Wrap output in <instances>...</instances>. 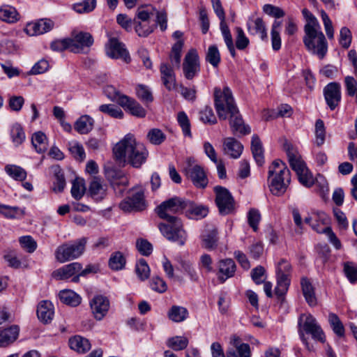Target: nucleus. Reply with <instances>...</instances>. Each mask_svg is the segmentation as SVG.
Wrapping results in <instances>:
<instances>
[{
    "label": "nucleus",
    "instance_id": "1",
    "mask_svg": "<svg viewBox=\"0 0 357 357\" xmlns=\"http://www.w3.org/2000/svg\"><path fill=\"white\" fill-rule=\"evenodd\" d=\"M115 160L119 163L128 164L134 168H139L144 164L149 156L146 146L137 142L131 134H128L116 144L113 148Z\"/></svg>",
    "mask_w": 357,
    "mask_h": 357
},
{
    "label": "nucleus",
    "instance_id": "2",
    "mask_svg": "<svg viewBox=\"0 0 357 357\" xmlns=\"http://www.w3.org/2000/svg\"><path fill=\"white\" fill-rule=\"evenodd\" d=\"M291 183V172L282 160H275L268 167V185L273 195L285 193Z\"/></svg>",
    "mask_w": 357,
    "mask_h": 357
},
{
    "label": "nucleus",
    "instance_id": "3",
    "mask_svg": "<svg viewBox=\"0 0 357 357\" xmlns=\"http://www.w3.org/2000/svg\"><path fill=\"white\" fill-rule=\"evenodd\" d=\"M298 328L300 338L307 350L310 351L312 348L305 336L304 332L310 334L313 340L322 343L325 342L326 336L324 332L318 324L316 318L311 314H301L299 316Z\"/></svg>",
    "mask_w": 357,
    "mask_h": 357
},
{
    "label": "nucleus",
    "instance_id": "4",
    "mask_svg": "<svg viewBox=\"0 0 357 357\" xmlns=\"http://www.w3.org/2000/svg\"><path fill=\"white\" fill-rule=\"evenodd\" d=\"M214 103L218 116L222 120H226L230 113L238 109L228 86L222 90L218 87L214 89Z\"/></svg>",
    "mask_w": 357,
    "mask_h": 357
},
{
    "label": "nucleus",
    "instance_id": "5",
    "mask_svg": "<svg viewBox=\"0 0 357 357\" xmlns=\"http://www.w3.org/2000/svg\"><path fill=\"white\" fill-rule=\"evenodd\" d=\"M185 199L174 197L162 202L155 211L158 216L165 220H180L178 215L185 213Z\"/></svg>",
    "mask_w": 357,
    "mask_h": 357
},
{
    "label": "nucleus",
    "instance_id": "6",
    "mask_svg": "<svg viewBox=\"0 0 357 357\" xmlns=\"http://www.w3.org/2000/svg\"><path fill=\"white\" fill-rule=\"evenodd\" d=\"M304 32L303 43L306 48L322 59L327 53L328 43L321 28L312 29L310 33Z\"/></svg>",
    "mask_w": 357,
    "mask_h": 357
},
{
    "label": "nucleus",
    "instance_id": "7",
    "mask_svg": "<svg viewBox=\"0 0 357 357\" xmlns=\"http://www.w3.org/2000/svg\"><path fill=\"white\" fill-rule=\"evenodd\" d=\"M86 238L83 237L73 243H64L55 251V257L60 263L73 260L80 257L84 252Z\"/></svg>",
    "mask_w": 357,
    "mask_h": 357
},
{
    "label": "nucleus",
    "instance_id": "8",
    "mask_svg": "<svg viewBox=\"0 0 357 357\" xmlns=\"http://www.w3.org/2000/svg\"><path fill=\"white\" fill-rule=\"evenodd\" d=\"M166 223H160L158 228L162 235L169 241L183 245L187 238V234L183 229L181 220H166Z\"/></svg>",
    "mask_w": 357,
    "mask_h": 357
},
{
    "label": "nucleus",
    "instance_id": "9",
    "mask_svg": "<svg viewBox=\"0 0 357 357\" xmlns=\"http://www.w3.org/2000/svg\"><path fill=\"white\" fill-rule=\"evenodd\" d=\"M215 194V204L221 215L233 214L236 211L235 200L231 192L225 187L216 185L213 188Z\"/></svg>",
    "mask_w": 357,
    "mask_h": 357
},
{
    "label": "nucleus",
    "instance_id": "10",
    "mask_svg": "<svg viewBox=\"0 0 357 357\" xmlns=\"http://www.w3.org/2000/svg\"><path fill=\"white\" fill-rule=\"evenodd\" d=\"M291 271V266L287 260L282 259L278 263L276 269L277 286L275 289V293L279 298H282L289 289Z\"/></svg>",
    "mask_w": 357,
    "mask_h": 357
},
{
    "label": "nucleus",
    "instance_id": "11",
    "mask_svg": "<svg viewBox=\"0 0 357 357\" xmlns=\"http://www.w3.org/2000/svg\"><path fill=\"white\" fill-rule=\"evenodd\" d=\"M69 39L71 41V52L75 54L88 53L94 42L90 33L77 30L72 31Z\"/></svg>",
    "mask_w": 357,
    "mask_h": 357
},
{
    "label": "nucleus",
    "instance_id": "12",
    "mask_svg": "<svg viewBox=\"0 0 357 357\" xmlns=\"http://www.w3.org/2000/svg\"><path fill=\"white\" fill-rule=\"evenodd\" d=\"M199 72V56L197 50L192 49L186 54L183 62V75L185 79L192 80Z\"/></svg>",
    "mask_w": 357,
    "mask_h": 357
},
{
    "label": "nucleus",
    "instance_id": "13",
    "mask_svg": "<svg viewBox=\"0 0 357 357\" xmlns=\"http://www.w3.org/2000/svg\"><path fill=\"white\" fill-rule=\"evenodd\" d=\"M147 204L142 190L134 192L130 197L126 198L119 204V208L125 212L142 211L145 210Z\"/></svg>",
    "mask_w": 357,
    "mask_h": 357
},
{
    "label": "nucleus",
    "instance_id": "14",
    "mask_svg": "<svg viewBox=\"0 0 357 357\" xmlns=\"http://www.w3.org/2000/svg\"><path fill=\"white\" fill-rule=\"evenodd\" d=\"M116 101L125 110H128L132 115L135 116L138 118H144L146 114V112L142 107V106L135 99L130 98L128 96L116 93Z\"/></svg>",
    "mask_w": 357,
    "mask_h": 357
},
{
    "label": "nucleus",
    "instance_id": "15",
    "mask_svg": "<svg viewBox=\"0 0 357 357\" xmlns=\"http://www.w3.org/2000/svg\"><path fill=\"white\" fill-rule=\"evenodd\" d=\"M107 55L115 59H122L126 63L130 61V56L125 47V45L116 38H111L106 45Z\"/></svg>",
    "mask_w": 357,
    "mask_h": 357
},
{
    "label": "nucleus",
    "instance_id": "16",
    "mask_svg": "<svg viewBox=\"0 0 357 357\" xmlns=\"http://www.w3.org/2000/svg\"><path fill=\"white\" fill-rule=\"evenodd\" d=\"M187 177L199 188H205L208 183L206 172L202 167L198 165H192L188 163L184 169Z\"/></svg>",
    "mask_w": 357,
    "mask_h": 357
},
{
    "label": "nucleus",
    "instance_id": "17",
    "mask_svg": "<svg viewBox=\"0 0 357 357\" xmlns=\"http://www.w3.org/2000/svg\"><path fill=\"white\" fill-rule=\"evenodd\" d=\"M324 96L331 110H334L341 101V86L337 82H331L324 88Z\"/></svg>",
    "mask_w": 357,
    "mask_h": 357
},
{
    "label": "nucleus",
    "instance_id": "18",
    "mask_svg": "<svg viewBox=\"0 0 357 357\" xmlns=\"http://www.w3.org/2000/svg\"><path fill=\"white\" fill-rule=\"evenodd\" d=\"M227 357H250L251 351L250 345L242 343L241 338L234 335L230 340V347L226 352Z\"/></svg>",
    "mask_w": 357,
    "mask_h": 357
},
{
    "label": "nucleus",
    "instance_id": "19",
    "mask_svg": "<svg viewBox=\"0 0 357 357\" xmlns=\"http://www.w3.org/2000/svg\"><path fill=\"white\" fill-rule=\"evenodd\" d=\"M283 148L287 153L291 169L295 171L296 174L303 172V169L307 167L297 149L287 141L284 143Z\"/></svg>",
    "mask_w": 357,
    "mask_h": 357
},
{
    "label": "nucleus",
    "instance_id": "20",
    "mask_svg": "<svg viewBox=\"0 0 357 357\" xmlns=\"http://www.w3.org/2000/svg\"><path fill=\"white\" fill-rule=\"evenodd\" d=\"M228 118H229L230 128L234 135L243 136L250 132L251 129L249 126L245 124L238 109L230 113Z\"/></svg>",
    "mask_w": 357,
    "mask_h": 357
},
{
    "label": "nucleus",
    "instance_id": "21",
    "mask_svg": "<svg viewBox=\"0 0 357 357\" xmlns=\"http://www.w3.org/2000/svg\"><path fill=\"white\" fill-rule=\"evenodd\" d=\"M54 26V22L52 20L44 18L28 23L25 28V31L29 36H37L51 31Z\"/></svg>",
    "mask_w": 357,
    "mask_h": 357
},
{
    "label": "nucleus",
    "instance_id": "22",
    "mask_svg": "<svg viewBox=\"0 0 357 357\" xmlns=\"http://www.w3.org/2000/svg\"><path fill=\"white\" fill-rule=\"evenodd\" d=\"M160 78L162 84L169 91L176 89V79L174 67L167 63H162L160 66Z\"/></svg>",
    "mask_w": 357,
    "mask_h": 357
},
{
    "label": "nucleus",
    "instance_id": "23",
    "mask_svg": "<svg viewBox=\"0 0 357 357\" xmlns=\"http://www.w3.org/2000/svg\"><path fill=\"white\" fill-rule=\"evenodd\" d=\"M90 306L94 317L101 320L109 310V301L105 296H96L90 301Z\"/></svg>",
    "mask_w": 357,
    "mask_h": 357
},
{
    "label": "nucleus",
    "instance_id": "24",
    "mask_svg": "<svg viewBox=\"0 0 357 357\" xmlns=\"http://www.w3.org/2000/svg\"><path fill=\"white\" fill-rule=\"evenodd\" d=\"M243 150V144L234 137H226L223 139L222 151L224 154L231 158H240Z\"/></svg>",
    "mask_w": 357,
    "mask_h": 357
},
{
    "label": "nucleus",
    "instance_id": "25",
    "mask_svg": "<svg viewBox=\"0 0 357 357\" xmlns=\"http://www.w3.org/2000/svg\"><path fill=\"white\" fill-rule=\"evenodd\" d=\"M82 268L81 264L73 262L56 269L53 272L52 275L56 280H67L79 273Z\"/></svg>",
    "mask_w": 357,
    "mask_h": 357
},
{
    "label": "nucleus",
    "instance_id": "26",
    "mask_svg": "<svg viewBox=\"0 0 357 357\" xmlns=\"http://www.w3.org/2000/svg\"><path fill=\"white\" fill-rule=\"evenodd\" d=\"M185 214L188 218L202 219L205 218L208 213V208L206 206L197 204L190 200H185Z\"/></svg>",
    "mask_w": 357,
    "mask_h": 357
},
{
    "label": "nucleus",
    "instance_id": "27",
    "mask_svg": "<svg viewBox=\"0 0 357 357\" xmlns=\"http://www.w3.org/2000/svg\"><path fill=\"white\" fill-rule=\"evenodd\" d=\"M236 264L231 259H222L218 262V279L223 283L228 278L234 276L236 271Z\"/></svg>",
    "mask_w": 357,
    "mask_h": 357
},
{
    "label": "nucleus",
    "instance_id": "28",
    "mask_svg": "<svg viewBox=\"0 0 357 357\" xmlns=\"http://www.w3.org/2000/svg\"><path fill=\"white\" fill-rule=\"evenodd\" d=\"M20 328L17 325L0 331V347H6L14 342L19 335Z\"/></svg>",
    "mask_w": 357,
    "mask_h": 357
},
{
    "label": "nucleus",
    "instance_id": "29",
    "mask_svg": "<svg viewBox=\"0 0 357 357\" xmlns=\"http://www.w3.org/2000/svg\"><path fill=\"white\" fill-rule=\"evenodd\" d=\"M54 307L51 302L41 301L37 308V316L40 321L47 324L52 321L54 317Z\"/></svg>",
    "mask_w": 357,
    "mask_h": 357
},
{
    "label": "nucleus",
    "instance_id": "30",
    "mask_svg": "<svg viewBox=\"0 0 357 357\" xmlns=\"http://www.w3.org/2000/svg\"><path fill=\"white\" fill-rule=\"evenodd\" d=\"M107 186L103 185L100 178L93 177L90 182L89 192L96 200H102L106 196Z\"/></svg>",
    "mask_w": 357,
    "mask_h": 357
},
{
    "label": "nucleus",
    "instance_id": "31",
    "mask_svg": "<svg viewBox=\"0 0 357 357\" xmlns=\"http://www.w3.org/2000/svg\"><path fill=\"white\" fill-rule=\"evenodd\" d=\"M248 29L250 34H259L262 40L267 38L266 28L262 18L257 17L255 20H250L248 22Z\"/></svg>",
    "mask_w": 357,
    "mask_h": 357
},
{
    "label": "nucleus",
    "instance_id": "32",
    "mask_svg": "<svg viewBox=\"0 0 357 357\" xmlns=\"http://www.w3.org/2000/svg\"><path fill=\"white\" fill-rule=\"evenodd\" d=\"M301 284L303 296L307 304L312 307L315 306L317 304V300L312 283L307 278H303Z\"/></svg>",
    "mask_w": 357,
    "mask_h": 357
},
{
    "label": "nucleus",
    "instance_id": "33",
    "mask_svg": "<svg viewBox=\"0 0 357 357\" xmlns=\"http://www.w3.org/2000/svg\"><path fill=\"white\" fill-rule=\"evenodd\" d=\"M251 151L257 164L259 166H262L264 163V149L262 143L257 135L252 137Z\"/></svg>",
    "mask_w": 357,
    "mask_h": 357
},
{
    "label": "nucleus",
    "instance_id": "34",
    "mask_svg": "<svg viewBox=\"0 0 357 357\" xmlns=\"http://www.w3.org/2000/svg\"><path fill=\"white\" fill-rule=\"evenodd\" d=\"M70 347L78 353L84 354L91 349V343L89 340L77 335L69 340Z\"/></svg>",
    "mask_w": 357,
    "mask_h": 357
},
{
    "label": "nucleus",
    "instance_id": "35",
    "mask_svg": "<svg viewBox=\"0 0 357 357\" xmlns=\"http://www.w3.org/2000/svg\"><path fill=\"white\" fill-rule=\"evenodd\" d=\"M94 120L89 115L80 116L75 123V130L79 134L89 133L93 128Z\"/></svg>",
    "mask_w": 357,
    "mask_h": 357
},
{
    "label": "nucleus",
    "instance_id": "36",
    "mask_svg": "<svg viewBox=\"0 0 357 357\" xmlns=\"http://www.w3.org/2000/svg\"><path fill=\"white\" fill-rule=\"evenodd\" d=\"M168 318L174 322H181L188 317V310L182 306L173 305L167 312Z\"/></svg>",
    "mask_w": 357,
    "mask_h": 357
},
{
    "label": "nucleus",
    "instance_id": "37",
    "mask_svg": "<svg viewBox=\"0 0 357 357\" xmlns=\"http://www.w3.org/2000/svg\"><path fill=\"white\" fill-rule=\"evenodd\" d=\"M31 143L36 151L39 153H44L47 149V138L45 133L41 131H38L32 135Z\"/></svg>",
    "mask_w": 357,
    "mask_h": 357
},
{
    "label": "nucleus",
    "instance_id": "38",
    "mask_svg": "<svg viewBox=\"0 0 357 357\" xmlns=\"http://www.w3.org/2000/svg\"><path fill=\"white\" fill-rule=\"evenodd\" d=\"M155 11L156 9L151 5H142L137 8L133 21L150 22L151 16L155 14Z\"/></svg>",
    "mask_w": 357,
    "mask_h": 357
},
{
    "label": "nucleus",
    "instance_id": "39",
    "mask_svg": "<svg viewBox=\"0 0 357 357\" xmlns=\"http://www.w3.org/2000/svg\"><path fill=\"white\" fill-rule=\"evenodd\" d=\"M59 298L65 304L76 307L81 303V297L71 290H62L59 292Z\"/></svg>",
    "mask_w": 357,
    "mask_h": 357
},
{
    "label": "nucleus",
    "instance_id": "40",
    "mask_svg": "<svg viewBox=\"0 0 357 357\" xmlns=\"http://www.w3.org/2000/svg\"><path fill=\"white\" fill-rule=\"evenodd\" d=\"M217 235L218 231L216 229L206 231L202 236V247L207 250L215 249L217 247L218 240Z\"/></svg>",
    "mask_w": 357,
    "mask_h": 357
},
{
    "label": "nucleus",
    "instance_id": "41",
    "mask_svg": "<svg viewBox=\"0 0 357 357\" xmlns=\"http://www.w3.org/2000/svg\"><path fill=\"white\" fill-rule=\"evenodd\" d=\"M184 43L182 40H178L175 43L169 54V59L173 67L178 68L181 64V52Z\"/></svg>",
    "mask_w": 357,
    "mask_h": 357
},
{
    "label": "nucleus",
    "instance_id": "42",
    "mask_svg": "<svg viewBox=\"0 0 357 357\" xmlns=\"http://www.w3.org/2000/svg\"><path fill=\"white\" fill-rule=\"evenodd\" d=\"M302 14L306 21V24L304 26V31H307V33H310L312 29L321 28L317 19L308 9L303 8Z\"/></svg>",
    "mask_w": 357,
    "mask_h": 357
},
{
    "label": "nucleus",
    "instance_id": "43",
    "mask_svg": "<svg viewBox=\"0 0 357 357\" xmlns=\"http://www.w3.org/2000/svg\"><path fill=\"white\" fill-rule=\"evenodd\" d=\"M135 31L139 37H147L153 32L155 25L150 24V22L133 21Z\"/></svg>",
    "mask_w": 357,
    "mask_h": 357
},
{
    "label": "nucleus",
    "instance_id": "44",
    "mask_svg": "<svg viewBox=\"0 0 357 357\" xmlns=\"http://www.w3.org/2000/svg\"><path fill=\"white\" fill-rule=\"evenodd\" d=\"M205 59L213 68H217L219 66L221 58L218 48L215 45L208 47Z\"/></svg>",
    "mask_w": 357,
    "mask_h": 357
},
{
    "label": "nucleus",
    "instance_id": "45",
    "mask_svg": "<svg viewBox=\"0 0 357 357\" xmlns=\"http://www.w3.org/2000/svg\"><path fill=\"white\" fill-rule=\"evenodd\" d=\"M0 19L8 23L17 21V12L15 8L9 6H3L0 8Z\"/></svg>",
    "mask_w": 357,
    "mask_h": 357
},
{
    "label": "nucleus",
    "instance_id": "46",
    "mask_svg": "<svg viewBox=\"0 0 357 357\" xmlns=\"http://www.w3.org/2000/svg\"><path fill=\"white\" fill-rule=\"evenodd\" d=\"M126 258L121 252L112 254L109 259V266L114 271L121 270L126 265Z\"/></svg>",
    "mask_w": 357,
    "mask_h": 357
},
{
    "label": "nucleus",
    "instance_id": "47",
    "mask_svg": "<svg viewBox=\"0 0 357 357\" xmlns=\"http://www.w3.org/2000/svg\"><path fill=\"white\" fill-rule=\"evenodd\" d=\"M328 218L325 213L318 212L314 215V222L311 224V227L318 233L325 234L326 227H321V225L328 224Z\"/></svg>",
    "mask_w": 357,
    "mask_h": 357
},
{
    "label": "nucleus",
    "instance_id": "48",
    "mask_svg": "<svg viewBox=\"0 0 357 357\" xmlns=\"http://www.w3.org/2000/svg\"><path fill=\"white\" fill-rule=\"evenodd\" d=\"M6 173L13 178L17 181H24L26 178V171L21 167L8 165L5 167Z\"/></svg>",
    "mask_w": 357,
    "mask_h": 357
},
{
    "label": "nucleus",
    "instance_id": "49",
    "mask_svg": "<svg viewBox=\"0 0 357 357\" xmlns=\"http://www.w3.org/2000/svg\"><path fill=\"white\" fill-rule=\"evenodd\" d=\"M328 321L333 332L338 337L344 336V327L337 314L334 313H330L328 315Z\"/></svg>",
    "mask_w": 357,
    "mask_h": 357
},
{
    "label": "nucleus",
    "instance_id": "50",
    "mask_svg": "<svg viewBox=\"0 0 357 357\" xmlns=\"http://www.w3.org/2000/svg\"><path fill=\"white\" fill-rule=\"evenodd\" d=\"M135 273L141 281H144L149 278L150 268L145 259H141L136 264Z\"/></svg>",
    "mask_w": 357,
    "mask_h": 357
},
{
    "label": "nucleus",
    "instance_id": "51",
    "mask_svg": "<svg viewBox=\"0 0 357 357\" xmlns=\"http://www.w3.org/2000/svg\"><path fill=\"white\" fill-rule=\"evenodd\" d=\"M86 188L83 179L77 178L73 182L71 195L76 200H79L84 195Z\"/></svg>",
    "mask_w": 357,
    "mask_h": 357
},
{
    "label": "nucleus",
    "instance_id": "52",
    "mask_svg": "<svg viewBox=\"0 0 357 357\" xmlns=\"http://www.w3.org/2000/svg\"><path fill=\"white\" fill-rule=\"evenodd\" d=\"M148 140L154 145H160L166 139L165 134L158 128H152L147 133Z\"/></svg>",
    "mask_w": 357,
    "mask_h": 357
},
{
    "label": "nucleus",
    "instance_id": "53",
    "mask_svg": "<svg viewBox=\"0 0 357 357\" xmlns=\"http://www.w3.org/2000/svg\"><path fill=\"white\" fill-rule=\"evenodd\" d=\"M10 135L13 142L16 146L20 145L25 139V133L19 123H15L12 126Z\"/></svg>",
    "mask_w": 357,
    "mask_h": 357
},
{
    "label": "nucleus",
    "instance_id": "54",
    "mask_svg": "<svg viewBox=\"0 0 357 357\" xmlns=\"http://www.w3.org/2000/svg\"><path fill=\"white\" fill-rule=\"evenodd\" d=\"M99 110L113 118L121 119L123 117V112L122 110L117 106L112 104L101 105L99 107Z\"/></svg>",
    "mask_w": 357,
    "mask_h": 357
},
{
    "label": "nucleus",
    "instance_id": "55",
    "mask_svg": "<svg viewBox=\"0 0 357 357\" xmlns=\"http://www.w3.org/2000/svg\"><path fill=\"white\" fill-rule=\"evenodd\" d=\"M188 344V340L185 337L176 336L169 338L167 341V346L175 351H180L185 349Z\"/></svg>",
    "mask_w": 357,
    "mask_h": 357
},
{
    "label": "nucleus",
    "instance_id": "56",
    "mask_svg": "<svg viewBox=\"0 0 357 357\" xmlns=\"http://www.w3.org/2000/svg\"><path fill=\"white\" fill-rule=\"evenodd\" d=\"M234 30L236 34V47L239 50H243L249 45L250 40L245 36L242 28L237 26Z\"/></svg>",
    "mask_w": 357,
    "mask_h": 357
},
{
    "label": "nucleus",
    "instance_id": "57",
    "mask_svg": "<svg viewBox=\"0 0 357 357\" xmlns=\"http://www.w3.org/2000/svg\"><path fill=\"white\" fill-rule=\"evenodd\" d=\"M326 130L324 121L321 119L317 120L315 123V144L321 146L324 144Z\"/></svg>",
    "mask_w": 357,
    "mask_h": 357
},
{
    "label": "nucleus",
    "instance_id": "58",
    "mask_svg": "<svg viewBox=\"0 0 357 357\" xmlns=\"http://www.w3.org/2000/svg\"><path fill=\"white\" fill-rule=\"evenodd\" d=\"M96 0H84L73 5L74 10L78 13L91 12L96 7Z\"/></svg>",
    "mask_w": 357,
    "mask_h": 357
},
{
    "label": "nucleus",
    "instance_id": "59",
    "mask_svg": "<svg viewBox=\"0 0 357 357\" xmlns=\"http://www.w3.org/2000/svg\"><path fill=\"white\" fill-rule=\"evenodd\" d=\"M177 121L182 128L183 133L185 136H188L191 137V130H190V123L189 119L186 114L184 112H180L177 116Z\"/></svg>",
    "mask_w": 357,
    "mask_h": 357
},
{
    "label": "nucleus",
    "instance_id": "60",
    "mask_svg": "<svg viewBox=\"0 0 357 357\" xmlns=\"http://www.w3.org/2000/svg\"><path fill=\"white\" fill-rule=\"evenodd\" d=\"M0 213L8 218H16L19 215H23L24 212L17 206L1 204Z\"/></svg>",
    "mask_w": 357,
    "mask_h": 357
},
{
    "label": "nucleus",
    "instance_id": "61",
    "mask_svg": "<svg viewBox=\"0 0 357 357\" xmlns=\"http://www.w3.org/2000/svg\"><path fill=\"white\" fill-rule=\"evenodd\" d=\"M344 272L351 283L357 282V265L353 262L347 261L344 264Z\"/></svg>",
    "mask_w": 357,
    "mask_h": 357
},
{
    "label": "nucleus",
    "instance_id": "62",
    "mask_svg": "<svg viewBox=\"0 0 357 357\" xmlns=\"http://www.w3.org/2000/svg\"><path fill=\"white\" fill-rule=\"evenodd\" d=\"M68 149L72 155L77 160L82 161L86 157L82 145L77 142L69 143Z\"/></svg>",
    "mask_w": 357,
    "mask_h": 357
},
{
    "label": "nucleus",
    "instance_id": "63",
    "mask_svg": "<svg viewBox=\"0 0 357 357\" xmlns=\"http://www.w3.org/2000/svg\"><path fill=\"white\" fill-rule=\"evenodd\" d=\"M199 119L204 123L215 124L217 123L216 117L211 107L206 106L199 112Z\"/></svg>",
    "mask_w": 357,
    "mask_h": 357
},
{
    "label": "nucleus",
    "instance_id": "64",
    "mask_svg": "<svg viewBox=\"0 0 357 357\" xmlns=\"http://www.w3.org/2000/svg\"><path fill=\"white\" fill-rule=\"evenodd\" d=\"M299 182L304 186L310 188L313 185L314 181L312 174L310 172L307 167L303 169V172L296 174Z\"/></svg>",
    "mask_w": 357,
    "mask_h": 357
}]
</instances>
